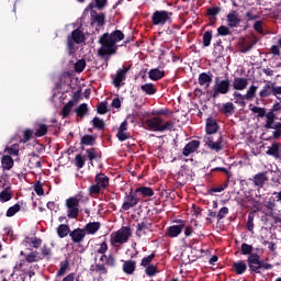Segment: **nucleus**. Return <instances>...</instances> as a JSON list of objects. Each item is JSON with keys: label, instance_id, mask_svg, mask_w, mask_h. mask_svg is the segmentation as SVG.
<instances>
[{"label": "nucleus", "instance_id": "1", "mask_svg": "<svg viewBox=\"0 0 281 281\" xmlns=\"http://www.w3.org/2000/svg\"><path fill=\"white\" fill-rule=\"evenodd\" d=\"M124 32L120 30H115L112 33H104L99 37L98 41V43L101 45V47L98 49V54L101 56V58L117 54V43H120V41H124Z\"/></svg>", "mask_w": 281, "mask_h": 281}, {"label": "nucleus", "instance_id": "2", "mask_svg": "<svg viewBox=\"0 0 281 281\" xmlns=\"http://www.w3.org/2000/svg\"><path fill=\"white\" fill-rule=\"evenodd\" d=\"M281 111V103L276 101L271 109L268 111L263 128L266 131H273L272 137L273 139H280L281 137V122H278V115Z\"/></svg>", "mask_w": 281, "mask_h": 281}, {"label": "nucleus", "instance_id": "3", "mask_svg": "<svg viewBox=\"0 0 281 281\" xmlns=\"http://www.w3.org/2000/svg\"><path fill=\"white\" fill-rule=\"evenodd\" d=\"M111 179L103 172H99L94 176V183L88 188L89 196L92 199H98L100 194H104V190H106L110 186Z\"/></svg>", "mask_w": 281, "mask_h": 281}, {"label": "nucleus", "instance_id": "4", "mask_svg": "<svg viewBox=\"0 0 281 281\" xmlns=\"http://www.w3.org/2000/svg\"><path fill=\"white\" fill-rule=\"evenodd\" d=\"M214 82L212 90L206 91L207 95L213 98V100H216L218 95H227V93L232 91V81L229 78L221 80L220 77H215Z\"/></svg>", "mask_w": 281, "mask_h": 281}, {"label": "nucleus", "instance_id": "5", "mask_svg": "<svg viewBox=\"0 0 281 281\" xmlns=\"http://www.w3.org/2000/svg\"><path fill=\"white\" fill-rule=\"evenodd\" d=\"M85 41H87L85 32L80 29L74 30L71 34L67 36L66 47L69 54H76V52H78V47H76V45H81Z\"/></svg>", "mask_w": 281, "mask_h": 281}, {"label": "nucleus", "instance_id": "6", "mask_svg": "<svg viewBox=\"0 0 281 281\" xmlns=\"http://www.w3.org/2000/svg\"><path fill=\"white\" fill-rule=\"evenodd\" d=\"M70 239L71 243H74L75 251H78L79 254H85V247L82 246V243H85V238L87 237V234L85 233L83 228H75L70 231Z\"/></svg>", "mask_w": 281, "mask_h": 281}, {"label": "nucleus", "instance_id": "7", "mask_svg": "<svg viewBox=\"0 0 281 281\" xmlns=\"http://www.w3.org/2000/svg\"><path fill=\"white\" fill-rule=\"evenodd\" d=\"M153 25H160L164 27L166 23H172V12L166 10H157L151 15Z\"/></svg>", "mask_w": 281, "mask_h": 281}, {"label": "nucleus", "instance_id": "8", "mask_svg": "<svg viewBox=\"0 0 281 281\" xmlns=\"http://www.w3.org/2000/svg\"><path fill=\"white\" fill-rule=\"evenodd\" d=\"M131 227L123 226L114 235H111L110 243L111 245H124V243H128V238H131Z\"/></svg>", "mask_w": 281, "mask_h": 281}, {"label": "nucleus", "instance_id": "9", "mask_svg": "<svg viewBox=\"0 0 281 281\" xmlns=\"http://www.w3.org/2000/svg\"><path fill=\"white\" fill-rule=\"evenodd\" d=\"M204 144L209 150H213L214 153H221L225 147L223 146V134H217L214 136H205Z\"/></svg>", "mask_w": 281, "mask_h": 281}, {"label": "nucleus", "instance_id": "10", "mask_svg": "<svg viewBox=\"0 0 281 281\" xmlns=\"http://www.w3.org/2000/svg\"><path fill=\"white\" fill-rule=\"evenodd\" d=\"M140 199L137 196V192L132 188L128 193H125L121 210H123V212H128L132 207H136Z\"/></svg>", "mask_w": 281, "mask_h": 281}, {"label": "nucleus", "instance_id": "11", "mask_svg": "<svg viewBox=\"0 0 281 281\" xmlns=\"http://www.w3.org/2000/svg\"><path fill=\"white\" fill-rule=\"evenodd\" d=\"M66 207H67V216L68 218H78V215L80 214V199L77 196L68 198L66 200Z\"/></svg>", "mask_w": 281, "mask_h": 281}, {"label": "nucleus", "instance_id": "12", "mask_svg": "<svg viewBox=\"0 0 281 281\" xmlns=\"http://www.w3.org/2000/svg\"><path fill=\"white\" fill-rule=\"evenodd\" d=\"M258 44V37L256 35H248L246 37H241L239 40V52L241 54H247V52H251L254 46Z\"/></svg>", "mask_w": 281, "mask_h": 281}, {"label": "nucleus", "instance_id": "13", "mask_svg": "<svg viewBox=\"0 0 281 281\" xmlns=\"http://www.w3.org/2000/svg\"><path fill=\"white\" fill-rule=\"evenodd\" d=\"M90 25L91 27H104V25H106V15L104 13H98L95 10H91Z\"/></svg>", "mask_w": 281, "mask_h": 281}, {"label": "nucleus", "instance_id": "14", "mask_svg": "<svg viewBox=\"0 0 281 281\" xmlns=\"http://www.w3.org/2000/svg\"><path fill=\"white\" fill-rule=\"evenodd\" d=\"M176 223H178V225H172L167 228L166 236L169 238H177L178 236H181V233L186 227V221L183 220H176Z\"/></svg>", "mask_w": 281, "mask_h": 281}, {"label": "nucleus", "instance_id": "15", "mask_svg": "<svg viewBox=\"0 0 281 281\" xmlns=\"http://www.w3.org/2000/svg\"><path fill=\"white\" fill-rule=\"evenodd\" d=\"M131 71V67L123 66L120 68L114 76H112V83L116 89H120L122 87V82L126 80V75Z\"/></svg>", "mask_w": 281, "mask_h": 281}, {"label": "nucleus", "instance_id": "16", "mask_svg": "<svg viewBox=\"0 0 281 281\" xmlns=\"http://www.w3.org/2000/svg\"><path fill=\"white\" fill-rule=\"evenodd\" d=\"M246 262L250 273H260V255L258 252L248 256Z\"/></svg>", "mask_w": 281, "mask_h": 281}, {"label": "nucleus", "instance_id": "17", "mask_svg": "<svg viewBox=\"0 0 281 281\" xmlns=\"http://www.w3.org/2000/svg\"><path fill=\"white\" fill-rule=\"evenodd\" d=\"M249 181H252V183H254L255 188H257V190H262V188H265V184L267 183V181H269V177H267V171L258 172L252 178H249Z\"/></svg>", "mask_w": 281, "mask_h": 281}, {"label": "nucleus", "instance_id": "18", "mask_svg": "<svg viewBox=\"0 0 281 281\" xmlns=\"http://www.w3.org/2000/svg\"><path fill=\"white\" fill-rule=\"evenodd\" d=\"M162 123H164V120H161V116H154V117L147 119L145 121V126H147V128H149V131L159 133V128Z\"/></svg>", "mask_w": 281, "mask_h": 281}, {"label": "nucleus", "instance_id": "19", "mask_svg": "<svg viewBox=\"0 0 281 281\" xmlns=\"http://www.w3.org/2000/svg\"><path fill=\"white\" fill-rule=\"evenodd\" d=\"M218 128H221V126H218V123L215 121L214 117H207L206 119V124H205V133L209 136L212 135H216V133H218Z\"/></svg>", "mask_w": 281, "mask_h": 281}, {"label": "nucleus", "instance_id": "20", "mask_svg": "<svg viewBox=\"0 0 281 281\" xmlns=\"http://www.w3.org/2000/svg\"><path fill=\"white\" fill-rule=\"evenodd\" d=\"M200 147H201V142L200 140H191V142H189L184 146V148L182 149L183 157H190V155H192V153H196Z\"/></svg>", "mask_w": 281, "mask_h": 281}, {"label": "nucleus", "instance_id": "21", "mask_svg": "<svg viewBox=\"0 0 281 281\" xmlns=\"http://www.w3.org/2000/svg\"><path fill=\"white\" fill-rule=\"evenodd\" d=\"M85 150H86L87 159H89L91 166H93V161H98V159H102V151L98 150V148L92 147V148H87Z\"/></svg>", "mask_w": 281, "mask_h": 281}, {"label": "nucleus", "instance_id": "22", "mask_svg": "<svg viewBox=\"0 0 281 281\" xmlns=\"http://www.w3.org/2000/svg\"><path fill=\"white\" fill-rule=\"evenodd\" d=\"M249 85V79L245 77H235L233 80V89L235 91H245Z\"/></svg>", "mask_w": 281, "mask_h": 281}, {"label": "nucleus", "instance_id": "23", "mask_svg": "<svg viewBox=\"0 0 281 281\" xmlns=\"http://www.w3.org/2000/svg\"><path fill=\"white\" fill-rule=\"evenodd\" d=\"M98 137L91 134H85L80 139V148L85 150V146H95Z\"/></svg>", "mask_w": 281, "mask_h": 281}, {"label": "nucleus", "instance_id": "24", "mask_svg": "<svg viewBox=\"0 0 281 281\" xmlns=\"http://www.w3.org/2000/svg\"><path fill=\"white\" fill-rule=\"evenodd\" d=\"M100 227H102V224L100 222H89L85 225L83 232L85 234H90L93 236L94 234H98L100 232Z\"/></svg>", "mask_w": 281, "mask_h": 281}, {"label": "nucleus", "instance_id": "25", "mask_svg": "<svg viewBox=\"0 0 281 281\" xmlns=\"http://www.w3.org/2000/svg\"><path fill=\"white\" fill-rule=\"evenodd\" d=\"M226 21L228 27H238L240 25V19L238 18V13L236 11H232L226 15Z\"/></svg>", "mask_w": 281, "mask_h": 281}, {"label": "nucleus", "instance_id": "26", "mask_svg": "<svg viewBox=\"0 0 281 281\" xmlns=\"http://www.w3.org/2000/svg\"><path fill=\"white\" fill-rule=\"evenodd\" d=\"M212 72H202L199 75L198 82L201 87L207 89L212 85Z\"/></svg>", "mask_w": 281, "mask_h": 281}, {"label": "nucleus", "instance_id": "27", "mask_svg": "<svg viewBox=\"0 0 281 281\" xmlns=\"http://www.w3.org/2000/svg\"><path fill=\"white\" fill-rule=\"evenodd\" d=\"M232 269L237 276H243L247 271V262L245 260L235 261L232 265Z\"/></svg>", "mask_w": 281, "mask_h": 281}, {"label": "nucleus", "instance_id": "28", "mask_svg": "<svg viewBox=\"0 0 281 281\" xmlns=\"http://www.w3.org/2000/svg\"><path fill=\"white\" fill-rule=\"evenodd\" d=\"M135 269H137V261L135 260H126L123 263V272L127 276H133L135 273Z\"/></svg>", "mask_w": 281, "mask_h": 281}, {"label": "nucleus", "instance_id": "29", "mask_svg": "<svg viewBox=\"0 0 281 281\" xmlns=\"http://www.w3.org/2000/svg\"><path fill=\"white\" fill-rule=\"evenodd\" d=\"M273 95V82L267 81V83L259 91V98H269Z\"/></svg>", "mask_w": 281, "mask_h": 281}, {"label": "nucleus", "instance_id": "30", "mask_svg": "<svg viewBox=\"0 0 281 281\" xmlns=\"http://www.w3.org/2000/svg\"><path fill=\"white\" fill-rule=\"evenodd\" d=\"M134 192H136V194H140L143 199L155 196V191L150 187H138Z\"/></svg>", "mask_w": 281, "mask_h": 281}, {"label": "nucleus", "instance_id": "31", "mask_svg": "<svg viewBox=\"0 0 281 281\" xmlns=\"http://www.w3.org/2000/svg\"><path fill=\"white\" fill-rule=\"evenodd\" d=\"M148 76H149V80L157 81L166 77V71L160 70L159 68H153L149 70Z\"/></svg>", "mask_w": 281, "mask_h": 281}, {"label": "nucleus", "instance_id": "32", "mask_svg": "<svg viewBox=\"0 0 281 281\" xmlns=\"http://www.w3.org/2000/svg\"><path fill=\"white\" fill-rule=\"evenodd\" d=\"M71 228L67 224H60L57 226V236L58 238H67V236H70Z\"/></svg>", "mask_w": 281, "mask_h": 281}, {"label": "nucleus", "instance_id": "33", "mask_svg": "<svg viewBox=\"0 0 281 281\" xmlns=\"http://www.w3.org/2000/svg\"><path fill=\"white\" fill-rule=\"evenodd\" d=\"M249 109L252 113H255L257 115V120H260L262 117H265V120L267 119V113H268L267 108H260V106L250 104Z\"/></svg>", "mask_w": 281, "mask_h": 281}, {"label": "nucleus", "instance_id": "34", "mask_svg": "<svg viewBox=\"0 0 281 281\" xmlns=\"http://www.w3.org/2000/svg\"><path fill=\"white\" fill-rule=\"evenodd\" d=\"M1 164L4 170H12V168H14V159H12V156H2Z\"/></svg>", "mask_w": 281, "mask_h": 281}, {"label": "nucleus", "instance_id": "35", "mask_svg": "<svg viewBox=\"0 0 281 281\" xmlns=\"http://www.w3.org/2000/svg\"><path fill=\"white\" fill-rule=\"evenodd\" d=\"M266 155L280 159V145H278V143L272 144L270 147H268Z\"/></svg>", "mask_w": 281, "mask_h": 281}, {"label": "nucleus", "instance_id": "36", "mask_svg": "<svg viewBox=\"0 0 281 281\" xmlns=\"http://www.w3.org/2000/svg\"><path fill=\"white\" fill-rule=\"evenodd\" d=\"M220 111L224 115H234V112L236 111V105H234L232 102H226L222 105V109Z\"/></svg>", "mask_w": 281, "mask_h": 281}, {"label": "nucleus", "instance_id": "37", "mask_svg": "<svg viewBox=\"0 0 281 281\" xmlns=\"http://www.w3.org/2000/svg\"><path fill=\"white\" fill-rule=\"evenodd\" d=\"M140 90L143 93H146V95H155V93H157V87H155L154 83H145L140 86Z\"/></svg>", "mask_w": 281, "mask_h": 281}, {"label": "nucleus", "instance_id": "38", "mask_svg": "<svg viewBox=\"0 0 281 281\" xmlns=\"http://www.w3.org/2000/svg\"><path fill=\"white\" fill-rule=\"evenodd\" d=\"M233 98L235 100V104H239V106H241L243 109L247 106V102H245V100H247V97H245V94L243 95L240 92H234Z\"/></svg>", "mask_w": 281, "mask_h": 281}, {"label": "nucleus", "instance_id": "39", "mask_svg": "<svg viewBox=\"0 0 281 281\" xmlns=\"http://www.w3.org/2000/svg\"><path fill=\"white\" fill-rule=\"evenodd\" d=\"M75 113L77 117L82 120V117L89 113V105H87V103H81L78 108H76Z\"/></svg>", "mask_w": 281, "mask_h": 281}, {"label": "nucleus", "instance_id": "40", "mask_svg": "<svg viewBox=\"0 0 281 281\" xmlns=\"http://www.w3.org/2000/svg\"><path fill=\"white\" fill-rule=\"evenodd\" d=\"M91 124L93 128H97V131H104V128L106 127V123H104V120L98 116L93 117V120L91 121Z\"/></svg>", "mask_w": 281, "mask_h": 281}, {"label": "nucleus", "instance_id": "41", "mask_svg": "<svg viewBox=\"0 0 281 281\" xmlns=\"http://www.w3.org/2000/svg\"><path fill=\"white\" fill-rule=\"evenodd\" d=\"M76 102H74L72 100L68 101L67 104H65L63 106V110H61V115H63V119L65 120L66 117H69V113H71V109H74Z\"/></svg>", "mask_w": 281, "mask_h": 281}, {"label": "nucleus", "instance_id": "42", "mask_svg": "<svg viewBox=\"0 0 281 281\" xmlns=\"http://www.w3.org/2000/svg\"><path fill=\"white\" fill-rule=\"evenodd\" d=\"M240 254L241 256H254V246L247 244V243H243L241 247H240Z\"/></svg>", "mask_w": 281, "mask_h": 281}, {"label": "nucleus", "instance_id": "43", "mask_svg": "<svg viewBox=\"0 0 281 281\" xmlns=\"http://www.w3.org/2000/svg\"><path fill=\"white\" fill-rule=\"evenodd\" d=\"M19 212H21V202H18L13 206L9 207L5 213V216L8 218H12V216H14L15 214H19Z\"/></svg>", "mask_w": 281, "mask_h": 281}, {"label": "nucleus", "instance_id": "44", "mask_svg": "<svg viewBox=\"0 0 281 281\" xmlns=\"http://www.w3.org/2000/svg\"><path fill=\"white\" fill-rule=\"evenodd\" d=\"M49 131L47 124L40 123L37 124V130L35 131V137H45V134Z\"/></svg>", "mask_w": 281, "mask_h": 281}, {"label": "nucleus", "instance_id": "45", "mask_svg": "<svg viewBox=\"0 0 281 281\" xmlns=\"http://www.w3.org/2000/svg\"><path fill=\"white\" fill-rule=\"evenodd\" d=\"M257 91H258V86L251 85L245 94L246 100L248 102H251L254 98H256Z\"/></svg>", "mask_w": 281, "mask_h": 281}, {"label": "nucleus", "instance_id": "46", "mask_svg": "<svg viewBox=\"0 0 281 281\" xmlns=\"http://www.w3.org/2000/svg\"><path fill=\"white\" fill-rule=\"evenodd\" d=\"M12 199V192H10V188L4 189L0 192V203H8Z\"/></svg>", "mask_w": 281, "mask_h": 281}, {"label": "nucleus", "instance_id": "47", "mask_svg": "<svg viewBox=\"0 0 281 281\" xmlns=\"http://www.w3.org/2000/svg\"><path fill=\"white\" fill-rule=\"evenodd\" d=\"M87 164V157L82 156L81 154H77L75 156V166L80 170Z\"/></svg>", "mask_w": 281, "mask_h": 281}, {"label": "nucleus", "instance_id": "48", "mask_svg": "<svg viewBox=\"0 0 281 281\" xmlns=\"http://www.w3.org/2000/svg\"><path fill=\"white\" fill-rule=\"evenodd\" d=\"M207 16H212L211 21H216V15L221 14V8L220 7H211L206 10Z\"/></svg>", "mask_w": 281, "mask_h": 281}, {"label": "nucleus", "instance_id": "49", "mask_svg": "<svg viewBox=\"0 0 281 281\" xmlns=\"http://www.w3.org/2000/svg\"><path fill=\"white\" fill-rule=\"evenodd\" d=\"M90 271H95V273H100V276H106V273H109V270L106 269V266H104V263H97L95 269H93L92 266Z\"/></svg>", "mask_w": 281, "mask_h": 281}, {"label": "nucleus", "instance_id": "50", "mask_svg": "<svg viewBox=\"0 0 281 281\" xmlns=\"http://www.w3.org/2000/svg\"><path fill=\"white\" fill-rule=\"evenodd\" d=\"M25 262L32 263V262H38L41 258H38V251H33L29 255H24Z\"/></svg>", "mask_w": 281, "mask_h": 281}, {"label": "nucleus", "instance_id": "51", "mask_svg": "<svg viewBox=\"0 0 281 281\" xmlns=\"http://www.w3.org/2000/svg\"><path fill=\"white\" fill-rule=\"evenodd\" d=\"M172 128H175V122L167 121L165 123H160L158 133H166V131H172Z\"/></svg>", "mask_w": 281, "mask_h": 281}, {"label": "nucleus", "instance_id": "52", "mask_svg": "<svg viewBox=\"0 0 281 281\" xmlns=\"http://www.w3.org/2000/svg\"><path fill=\"white\" fill-rule=\"evenodd\" d=\"M4 154L8 155L9 157L10 155H13L14 157H16V155H19V144H13L10 147H5Z\"/></svg>", "mask_w": 281, "mask_h": 281}, {"label": "nucleus", "instance_id": "53", "mask_svg": "<svg viewBox=\"0 0 281 281\" xmlns=\"http://www.w3.org/2000/svg\"><path fill=\"white\" fill-rule=\"evenodd\" d=\"M217 36H232V31L229 26L221 25L217 27Z\"/></svg>", "mask_w": 281, "mask_h": 281}, {"label": "nucleus", "instance_id": "54", "mask_svg": "<svg viewBox=\"0 0 281 281\" xmlns=\"http://www.w3.org/2000/svg\"><path fill=\"white\" fill-rule=\"evenodd\" d=\"M85 67H87V60L79 59L75 64V71H77V74H82V71H85Z\"/></svg>", "mask_w": 281, "mask_h": 281}, {"label": "nucleus", "instance_id": "55", "mask_svg": "<svg viewBox=\"0 0 281 281\" xmlns=\"http://www.w3.org/2000/svg\"><path fill=\"white\" fill-rule=\"evenodd\" d=\"M212 45V31H205L203 34V46L210 47Z\"/></svg>", "mask_w": 281, "mask_h": 281}, {"label": "nucleus", "instance_id": "56", "mask_svg": "<svg viewBox=\"0 0 281 281\" xmlns=\"http://www.w3.org/2000/svg\"><path fill=\"white\" fill-rule=\"evenodd\" d=\"M146 229H148V223L147 222H140L137 224L136 226V236H138V238H142V234L140 232H146Z\"/></svg>", "mask_w": 281, "mask_h": 281}, {"label": "nucleus", "instance_id": "57", "mask_svg": "<svg viewBox=\"0 0 281 281\" xmlns=\"http://www.w3.org/2000/svg\"><path fill=\"white\" fill-rule=\"evenodd\" d=\"M255 217H256V215L252 212H250L248 214L246 227H247L248 232H250L251 234H254V218Z\"/></svg>", "mask_w": 281, "mask_h": 281}, {"label": "nucleus", "instance_id": "58", "mask_svg": "<svg viewBox=\"0 0 281 281\" xmlns=\"http://www.w3.org/2000/svg\"><path fill=\"white\" fill-rule=\"evenodd\" d=\"M153 260H155V252L150 254L147 257H144L140 261V267H150Z\"/></svg>", "mask_w": 281, "mask_h": 281}, {"label": "nucleus", "instance_id": "59", "mask_svg": "<svg viewBox=\"0 0 281 281\" xmlns=\"http://www.w3.org/2000/svg\"><path fill=\"white\" fill-rule=\"evenodd\" d=\"M67 269H69V260H65L60 262V268L57 272V276H64L65 273H67Z\"/></svg>", "mask_w": 281, "mask_h": 281}, {"label": "nucleus", "instance_id": "60", "mask_svg": "<svg viewBox=\"0 0 281 281\" xmlns=\"http://www.w3.org/2000/svg\"><path fill=\"white\" fill-rule=\"evenodd\" d=\"M229 186V180H226L222 186L220 187H213L210 189L211 193L216 192H223L224 190H227V187Z\"/></svg>", "mask_w": 281, "mask_h": 281}, {"label": "nucleus", "instance_id": "61", "mask_svg": "<svg viewBox=\"0 0 281 281\" xmlns=\"http://www.w3.org/2000/svg\"><path fill=\"white\" fill-rule=\"evenodd\" d=\"M32 137H34V131H32L31 128H26L23 131V142L24 144L30 142V139H32Z\"/></svg>", "mask_w": 281, "mask_h": 281}, {"label": "nucleus", "instance_id": "62", "mask_svg": "<svg viewBox=\"0 0 281 281\" xmlns=\"http://www.w3.org/2000/svg\"><path fill=\"white\" fill-rule=\"evenodd\" d=\"M145 273L149 278H153V276H155L157 273V266H155V265L147 266L145 269Z\"/></svg>", "mask_w": 281, "mask_h": 281}, {"label": "nucleus", "instance_id": "63", "mask_svg": "<svg viewBox=\"0 0 281 281\" xmlns=\"http://www.w3.org/2000/svg\"><path fill=\"white\" fill-rule=\"evenodd\" d=\"M105 265L108 267H115L116 259H115V256L113 254L108 255V257L105 259Z\"/></svg>", "mask_w": 281, "mask_h": 281}, {"label": "nucleus", "instance_id": "64", "mask_svg": "<svg viewBox=\"0 0 281 281\" xmlns=\"http://www.w3.org/2000/svg\"><path fill=\"white\" fill-rule=\"evenodd\" d=\"M172 113L170 110L166 109H160V110H153L151 115H170Z\"/></svg>", "mask_w": 281, "mask_h": 281}]
</instances>
